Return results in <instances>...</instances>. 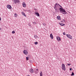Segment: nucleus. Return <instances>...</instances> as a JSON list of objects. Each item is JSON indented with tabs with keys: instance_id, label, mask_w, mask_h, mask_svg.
<instances>
[{
	"instance_id": "f257e3e1",
	"label": "nucleus",
	"mask_w": 76,
	"mask_h": 76,
	"mask_svg": "<svg viewBox=\"0 0 76 76\" xmlns=\"http://www.w3.org/2000/svg\"><path fill=\"white\" fill-rule=\"evenodd\" d=\"M59 10H60V12L62 14H63L64 15H65V14H67V12H66V11L64 10V9L63 8H59Z\"/></svg>"
},
{
	"instance_id": "f03ea898",
	"label": "nucleus",
	"mask_w": 76,
	"mask_h": 76,
	"mask_svg": "<svg viewBox=\"0 0 76 76\" xmlns=\"http://www.w3.org/2000/svg\"><path fill=\"white\" fill-rule=\"evenodd\" d=\"M62 69L64 70H66V67H65V65L64 64H62Z\"/></svg>"
},
{
	"instance_id": "7ed1b4c3",
	"label": "nucleus",
	"mask_w": 76,
	"mask_h": 76,
	"mask_svg": "<svg viewBox=\"0 0 76 76\" xmlns=\"http://www.w3.org/2000/svg\"><path fill=\"white\" fill-rule=\"evenodd\" d=\"M23 53L24 54H25V55H27V54H28V51H27V50H25L23 51Z\"/></svg>"
},
{
	"instance_id": "20e7f679",
	"label": "nucleus",
	"mask_w": 76,
	"mask_h": 76,
	"mask_svg": "<svg viewBox=\"0 0 76 76\" xmlns=\"http://www.w3.org/2000/svg\"><path fill=\"white\" fill-rule=\"evenodd\" d=\"M12 1H13V2H14V3L15 4H16V3H19V0H12Z\"/></svg>"
},
{
	"instance_id": "39448f33",
	"label": "nucleus",
	"mask_w": 76,
	"mask_h": 76,
	"mask_svg": "<svg viewBox=\"0 0 76 76\" xmlns=\"http://www.w3.org/2000/svg\"><path fill=\"white\" fill-rule=\"evenodd\" d=\"M7 9H11L12 8V7L11 6V5H7Z\"/></svg>"
},
{
	"instance_id": "423d86ee",
	"label": "nucleus",
	"mask_w": 76,
	"mask_h": 76,
	"mask_svg": "<svg viewBox=\"0 0 76 76\" xmlns=\"http://www.w3.org/2000/svg\"><path fill=\"white\" fill-rule=\"evenodd\" d=\"M66 36L69 38H70V39H72V37L70 35V34H66Z\"/></svg>"
},
{
	"instance_id": "0eeeda50",
	"label": "nucleus",
	"mask_w": 76,
	"mask_h": 76,
	"mask_svg": "<svg viewBox=\"0 0 76 76\" xmlns=\"http://www.w3.org/2000/svg\"><path fill=\"white\" fill-rule=\"evenodd\" d=\"M22 5L23 7H26V3H25V2H23Z\"/></svg>"
},
{
	"instance_id": "6e6552de",
	"label": "nucleus",
	"mask_w": 76,
	"mask_h": 76,
	"mask_svg": "<svg viewBox=\"0 0 76 76\" xmlns=\"http://www.w3.org/2000/svg\"><path fill=\"white\" fill-rule=\"evenodd\" d=\"M56 38L58 41H60L61 40V39L59 37L57 36L56 37Z\"/></svg>"
},
{
	"instance_id": "1a4fd4ad",
	"label": "nucleus",
	"mask_w": 76,
	"mask_h": 76,
	"mask_svg": "<svg viewBox=\"0 0 76 76\" xmlns=\"http://www.w3.org/2000/svg\"><path fill=\"white\" fill-rule=\"evenodd\" d=\"M34 71L32 69H31L30 70V72L31 73H34Z\"/></svg>"
},
{
	"instance_id": "9d476101",
	"label": "nucleus",
	"mask_w": 76,
	"mask_h": 76,
	"mask_svg": "<svg viewBox=\"0 0 76 76\" xmlns=\"http://www.w3.org/2000/svg\"><path fill=\"white\" fill-rule=\"evenodd\" d=\"M21 13H22V15L24 16H25V17H26V15L25 14V12H21Z\"/></svg>"
},
{
	"instance_id": "9b49d317",
	"label": "nucleus",
	"mask_w": 76,
	"mask_h": 76,
	"mask_svg": "<svg viewBox=\"0 0 76 76\" xmlns=\"http://www.w3.org/2000/svg\"><path fill=\"white\" fill-rule=\"evenodd\" d=\"M35 14H36V16H38V17H39V14L37 12H36L35 13Z\"/></svg>"
},
{
	"instance_id": "f8f14e48",
	"label": "nucleus",
	"mask_w": 76,
	"mask_h": 76,
	"mask_svg": "<svg viewBox=\"0 0 76 76\" xmlns=\"http://www.w3.org/2000/svg\"><path fill=\"white\" fill-rule=\"evenodd\" d=\"M50 37L51 38V39H53V34H50Z\"/></svg>"
},
{
	"instance_id": "ddd939ff",
	"label": "nucleus",
	"mask_w": 76,
	"mask_h": 76,
	"mask_svg": "<svg viewBox=\"0 0 76 76\" xmlns=\"http://www.w3.org/2000/svg\"><path fill=\"white\" fill-rule=\"evenodd\" d=\"M57 19H58V20H60L61 19L60 16H58L57 17Z\"/></svg>"
},
{
	"instance_id": "4468645a",
	"label": "nucleus",
	"mask_w": 76,
	"mask_h": 76,
	"mask_svg": "<svg viewBox=\"0 0 76 76\" xmlns=\"http://www.w3.org/2000/svg\"><path fill=\"white\" fill-rule=\"evenodd\" d=\"M58 6H59V4H56L55 6V7H58Z\"/></svg>"
},
{
	"instance_id": "2eb2a0df",
	"label": "nucleus",
	"mask_w": 76,
	"mask_h": 76,
	"mask_svg": "<svg viewBox=\"0 0 76 76\" xmlns=\"http://www.w3.org/2000/svg\"><path fill=\"white\" fill-rule=\"evenodd\" d=\"M34 38H35V39H37V38H38V36L37 35H34Z\"/></svg>"
},
{
	"instance_id": "dca6fc26",
	"label": "nucleus",
	"mask_w": 76,
	"mask_h": 76,
	"mask_svg": "<svg viewBox=\"0 0 76 76\" xmlns=\"http://www.w3.org/2000/svg\"><path fill=\"white\" fill-rule=\"evenodd\" d=\"M40 76H42V72L41 71V72L40 73Z\"/></svg>"
},
{
	"instance_id": "f3484780",
	"label": "nucleus",
	"mask_w": 76,
	"mask_h": 76,
	"mask_svg": "<svg viewBox=\"0 0 76 76\" xmlns=\"http://www.w3.org/2000/svg\"><path fill=\"white\" fill-rule=\"evenodd\" d=\"M14 16L15 17V18H16L17 16H18V15L16 14V13H15L14 14Z\"/></svg>"
},
{
	"instance_id": "a211bd4d",
	"label": "nucleus",
	"mask_w": 76,
	"mask_h": 76,
	"mask_svg": "<svg viewBox=\"0 0 76 76\" xmlns=\"http://www.w3.org/2000/svg\"><path fill=\"white\" fill-rule=\"evenodd\" d=\"M61 26H64L65 25V24L61 23Z\"/></svg>"
},
{
	"instance_id": "6ab92c4d",
	"label": "nucleus",
	"mask_w": 76,
	"mask_h": 76,
	"mask_svg": "<svg viewBox=\"0 0 76 76\" xmlns=\"http://www.w3.org/2000/svg\"><path fill=\"white\" fill-rule=\"evenodd\" d=\"M34 44L35 45H37V44H38V42H34Z\"/></svg>"
},
{
	"instance_id": "aec40b11",
	"label": "nucleus",
	"mask_w": 76,
	"mask_h": 76,
	"mask_svg": "<svg viewBox=\"0 0 76 76\" xmlns=\"http://www.w3.org/2000/svg\"><path fill=\"white\" fill-rule=\"evenodd\" d=\"M74 73H73V72H72V74H71V76H74Z\"/></svg>"
},
{
	"instance_id": "412c9836",
	"label": "nucleus",
	"mask_w": 76,
	"mask_h": 76,
	"mask_svg": "<svg viewBox=\"0 0 76 76\" xmlns=\"http://www.w3.org/2000/svg\"><path fill=\"white\" fill-rule=\"evenodd\" d=\"M26 60H29V57H26Z\"/></svg>"
},
{
	"instance_id": "4be33fe9",
	"label": "nucleus",
	"mask_w": 76,
	"mask_h": 76,
	"mask_svg": "<svg viewBox=\"0 0 76 76\" xmlns=\"http://www.w3.org/2000/svg\"><path fill=\"white\" fill-rule=\"evenodd\" d=\"M65 20L64 19H63L62 20V22H63L64 23V22H65Z\"/></svg>"
},
{
	"instance_id": "5701e85b",
	"label": "nucleus",
	"mask_w": 76,
	"mask_h": 76,
	"mask_svg": "<svg viewBox=\"0 0 76 76\" xmlns=\"http://www.w3.org/2000/svg\"><path fill=\"white\" fill-rule=\"evenodd\" d=\"M15 31H13L12 32V34H15Z\"/></svg>"
},
{
	"instance_id": "b1692460",
	"label": "nucleus",
	"mask_w": 76,
	"mask_h": 76,
	"mask_svg": "<svg viewBox=\"0 0 76 76\" xmlns=\"http://www.w3.org/2000/svg\"><path fill=\"white\" fill-rule=\"evenodd\" d=\"M56 7H54V9H55V10H56V12H57V8H56Z\"/></svg>"
},
{
	"instance_id": "393cba45",
	"label": "nucleus",
	"mask_w": 76,
	"mask_h": 76,
	"mask_svg": "<svg viewBox=\"0 0 76 76\" xmlns=\"http://www.w3.org/2000/svg\"><path fill=\"white\" fill-rule=\"evenodd\" d=\"M70 65H71V64H67V66H70Z\"/></svg>"
},
{
	"instance_id": "a878e982",
	"label": "nucleus",
	"mask_w": 76,
	"mask_h": 76,
	"mask_svg": "<svg viewBox=\"0 0 76 76\" xmlns=\"http://www.w3.org/2000/svg\"><path fill=\"white\" fill-rule=\"evenodd\" d=\"M63 35H66V33L64 32L63 33Z\"/></svg>"
},
{
	"instance_id": "bb28decb",
	"label": "nucleus",
	"mask_w": 76,
	"mask_h": 76,
	"mask_svg": "<svg viewBox=\"0 0 76 76\" xmlns=\"http://www.w3.org/2000/svg\"><path fill=\"white\" fill-rule=\"evenodd\" d=\"M34 24H36V22H34Z\"/></svg>"
},
{
	"instance_id": "cd10ccee",
	"label": "nucleus",
	"mask_w": 76,
	"mask_h": 76,
	"mask_svg": "<svg viewBox=\"0 0 76 76\" xmlns=\"http://www.w3.org/2000/svg\"><path fill=\"white\" fill-rule=\"evenodd\" d=\"M59 6L61 7V8H62V7L61 6H60L59 5Z\"/></svg>"
},
{
	"instance_id": "c85d7f7f",
	"label": "nucleus",
	"mask_w": 76,
	"mask_h": 76,
	"mask_svg": "<svg viewBox=\"0 0 76 76\" xmlns=\"http://www.w3.org/2000/svg\"><path fill=\"white\" fill-rule=\"evenodd\" d=\"M1 20V17H0V21Z\"/></svg>"
},
{
	"instance_id": "c756f323",
	"label": "nucleus",
	"mask_w": 76,
	"mask_h": 76,
	"mask_svg": "<svg viewBox=\"0 0 76 76\" xmlns=\"http://www.w3.org/2000/svg\"><path fill=\"white\" fill-rule=\"evenodd\" d=\"M44 26H45V25H46V24H44Z\"/></svg>"
},
{
	"instance_id": "7c9ffc66",
	"label": "nucleus",
	"mask_w": 76,
	"mask_h": 76,
	"mask_svg": "<svg viewBox=\"0 0 76 76\" xmlns=\"http://www.w3.org/2000/svg\"><path fill=\"white\" fill-rule=\"evenodd\" d=\"M59 23V24H60V25H61V23Z\"/></svg>"
},
{
	"instance_id": "2f4dec72",
	"label": "nucleus",
	"mask_w": 76,
	"mask_h": 76,
	"mask_svg": "<svg viewBox=\"0 0 76 76\" xmlns=\"http://www.w3.org/2000/svg\"><path fill=\"white\" fill-rule=\"evenodd\" d=\"M70 70H72V68H70Z\"/></svg>"
},
{
	"instance_id": "473e14b6",
	"label": "nucleus",
	"mask_w": 76,
	"mask_h": 76,
	"mask_svg": "<svg viewBox=\"0 0 76 76\" xmlns=\"http://www.w3.org/2000/svg\"><path fill=\"white\" fill-rule=\"evenodd\" d=\"M37 70H38V69H37Z\"/></svg>"
},
{
	"instance_id": "72a5a7b5",
	"label": "nucleus",
	"mask_w": 76,
	"mask_h": 76,
	"mask_svg": "<svg viewBox=\"0 0 76 76\" xmlns=\"http://www.w3.org/2000/svg\"><path fill=\"white\" fill-rule=\"evenodd\" d=\"M1 28H0V30H1Z\"/></svg>"
},
{
	"instance_id": "f704fd0d",
	"label": "nucleus",
	"mask_w": 76,
	"mask_h": 76,
	"mask_svg": "<svg viewBox=\"0 0 76 76\" xmlns=\"http://www.w3.org/2000/svg\"><path fill=\"white\" fill-rule=\"evenodd\" d=\"M34 10H36V9H34Z\"/></svg>"
}]
</instances>
